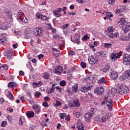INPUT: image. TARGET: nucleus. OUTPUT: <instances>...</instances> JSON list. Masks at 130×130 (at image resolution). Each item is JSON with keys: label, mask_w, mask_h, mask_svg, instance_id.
I'll list each match as a JSON object with an SVG mask.
<instances>
[{"label": "nucleus", "mask_w": 130, "mask_h": 130, "mask_svg": "<svg viewBox=\"0 0 130 130\" xmlns=\"http://www.w3.org/2000/svg\"><path fill=\"white\" fill-rule=\"evenodd\" d=\"M35 97H36V98H39V97H40V96H41V93H40L39 92H36L35 93Z\"/></svg>", "instance_id": "ea45409f"}, {"label": "nucleus", "mask_w": 130, "mask_h": 130, "mask_svg": "<svg viewBox=\"0 0 130 130\" xmlns=\"http://www.w3.org/2000/svg\"><path fill=\"white\" fill-rule=\"evenodd\" d=\"M34 110L37 113H39V112H40V107L37 108V109Z\"/></svg>", "instance_id": "8fccbe9b"}, {"label": "nucleus", "mask_w": 130, "mask_h": 130, "mask_svg": "<svg viewBox=\"0 0 130 130\" xmlns=\"http://www.w3.org/2000/svg\"><path fill=\"white\" fill-rule=\"evenodd\" d=\"M6 125H7V121H3L2 122L1 126H3V127H4V126H6Z\"/></svg>", "instance_id": "864d4df0"}, {"label": "nucleus", "mask_w": 130, "mask_h": 130, "mask_svg": "<svg viewBox=\"0 0 130 130\" xmlns=\"http://www.w3.org/2000/svg\"><path fill=\"white\" fill-rule=\"evenodd\" d=\"M123 62L126 66H129L130 64V55L125 54L123 56Z\"/></svg>", "instance_id": "423d86ee"}, {"label": "nucleus", "mask_w": 130, "mask_h": 130, "mask_svg": "<svg viewBox=\"0 0 130 130\" xmlns=\"http://www.w3.org/2000/svg\"><path fill=\"white\" fill-rule=\"evenodd\" d=\"M32 85H33L34 88H36V87H38V86H39V84H37V83H36V82L32 83Z\"/></svg>", "instance_id": "e2e57ef3"}, {"label": "nucleus", "mask_w": 130, "mask_h": 130, "mask_svg": "<svg viewBox=\"0 0 130 130\" xmlns=\"http://www.w3.org/2000/svg\"><path fill=\"white\" fill-rule=\"evenodd\" d=\"M55 102H56V103L54 104V106L55 107H57L58 106H60V105H61V104H62V103L60 102V101H58L57 100H56L55 101Z\"/></svg>", "instance_id": "bb28decb"}, {"label": "nucleus", "mask_w": 130, "mask_h": 130, "mask_svg": "<svg viewBox=\"0 0 130 130\" xmlns=\"http://www.w3.org/2000/svg\"><path fill=\"white\" fill-rule=\"evenodd\" d=\"M34 112L32 111H28L26 113V115L28 117V118H32V117H34Z\"/></svg>", "instance_id": "f3484780"}, {"label": "nucleus", "mask_w": 130, "mask_h": 130, "mask_svg": "<svg viewBox=\"0 0 130 130\" xmlns=\"http://www.w3.org/2000/svg\"><path fill=\"white\" fill-rule=\"evenodd\" d=\"M74 42L76 43V44H80L81 43V40L79 39H76L74 41Z\"/></svg>", "instance_id": "09e8293b"}, {"label": "nucleus", "mask_w": 130, "mask_h": 130, "mask_svg": "<svg viewBox=\"0 0 130 130\" xmlns=\"http://www.w3.org/2000/svg\"><path fill=\"white\" fill-rule=\"evenodd\" d=\"M63 70L62 67L61 66H57L56 68L53 69V72L54 74H61L62 73V71Z\"/></svg>", "instance_id": "ddd939ff"}, {"label": "nucleus", "mask_w": 130, "mask_h": 130, "mask_svg": "<svg viewBox=\"0 0 130 130\" xmlns=\"http://www.w3.org/2000/svg\"><path fill=\"white\" fill-rule=\"evenodd\" d=\"M114 3H115L114 0H109L108 2L110 5H113Z\"/></svg>", "instance_id": "4d7b16f0"}, {"label": "nucleus", "mask_w": 130, "mask_h": 130, "mask_svg": "<svg viewBox=\"0 0 130 130\" xmlns=\"http://www.w3.org/2000/svg\"><path fill=\"white\" fill-rule=\"evenodd\" d=\"M55 89L58 90V92H59L60 93H62V88L59 87V86L55 87Z\"/></svg>", "instance_id": "58836bf2"}, {"label": "nucleus", "mask_w": 130, "mask_h": 130, "mask_svg": "<svg viewBox=\"0 0 130 130\" xmlns=\"http://www.w3.org/2000/svg\"><path fill=\"white\" fill-rule=\"evenodd\" d=\"M119 37V33L118 32H115L114 35V37Z\"/></svg>", "instance_id": "774afa93"}, {"label": "nucleus", "mask_w": 130, "mask_h": 130, "mask_svg": "<svg viewBox=\"0 0 130 130\" xmlns=\"http://www.w3.org/2000/svg\"><path fill=\"white\" fill-rule=\"evenodd\" d=\"M112 115V114L111 113H108L106 114V116L107 117V118H109Z\"/></svg>", "instance_id": "bf43d9fd"}, {"label": "nucleus", "mask_w": 130, "mask_h": 130, "mask_svg": "<svg viewBox=\"0 0 130 130\" xmlns=\"http://www.w3.org/2000/svg\"><path fill=\"white\" fill-rule=\"evenodd\" d=\"M43 106H44V107H48V106H49V105L46 102H44L43 103Z\"/></svg>", "instance_id": "603ef678"}, {"label": "nucleus", "mask_w": 130, "mask_h": 130, "mask_svg": "<svg viewBox=\"0 0 130 130\" xmlns=\"http://www.w3.org/2000/svg\"><path fill=\"white\" fill-rule=\"evenodd\" d=\"M110 77L112 80H116L118 78V73L114 70H111L110 71Z\"/></svg>", "instance_id": "f8f14e48"}, {"label": "nucleus", "mask_w": 130, "mask_h": 130, "mask_svg": "<svg viewBox=\"0 0 130 130\" xmlns=\"http://www.w3.org/2000/svg\"><path fill=\"white\" fill-rule=\"evenodd\" d=\"M114 30L113 26H109L108 27L107 30L105 31V34L108 35L109 38H113L114 37V35H113V32H114Z\"/></svg>", "instance_id": "20e7f679"}, {"label": "nucleus", "mask_w": 130, "mask_h": 130, "mask_svg": "<svg viewBox=\"0 0 130 130\" xmlns=\"http://www.w3.org/2000/svg\"><path fill=\"white\" fill-rule=\"evenodd\" d=\"M69 27V24H66L62 26L63 29H67Z\"/></svg>", "instance_id": "5fc2aeb1"}, {"label": "nucleus", "mask_w": 130, "mask_h": 130, "mask_svg": "<svg viewBox=\"0 0 130 130\" xmlns=\"http://www.w3.org/2000/svg\"><path fill=\"white\" fill-rule=\"evenodd\" d=\"M7 95L8 97L10 100H14V95H13V94H12V92H11V91H8Z\"/></svg>", "instance_id": "393cba45"}, {"label": "nucleus", "mask_w": 130, "mask_h": 130, "mask_svg": "<svg viewBox=\"0 0 130 130\" xmlns=\"http://www.w3.org/2000/svg\"><path fill=\"white\" fill-rule=\"evenodd\" d=\"M76 2L78 3V4H85V3H86V1L85 0H76Z\"/></svg>", "instance_id": "49530a36"}, {"label": "nucleus", "mask_w": 130, "mask_h": 130, "mask_svg": "<svg viewBox=\"0 0 130 130\" xmlns=\"http://www.w3.org/2000/svg\"><path fill=\"white\" fill-rule=\"evenodd\" d=\"M88 60L90 64H95L98 61V58L95 56H89Z\"/></svg>", "instance_id": "0eeeda50"}, {"label": "nucleus", "mask_w": 130, "mask_h": 130, "mask_svg": "<svg viewBox=\"0 0 130 130\" xmlns=\"http://www.w3.org/2000/svg\"><path fill=\"white\" fill-rule=\"evenodd\" d=\"M92 85L86 84L85 86H81L80 91L85 93V92H87V91H89L90 89H92Z\"/></svg>", "instance_id": "9b49d317"}, {"label": "nucleus", "mask_w": 130, "mask_h": 130, "mask_svg": "<svg viewBox=\"0 0 130 130\" xmlns=\"http://www.w3.org/2000/svg\"><path fill=\"white\" fill-rule=\"evenodd\" d=\"M74 114H75L76 117L77 118H79V117H80V116H82V112H75V113H74Z\"/></svg>", "instance_id": "2f4dec72"}, {"label": "nucleus", "mask_w": 130, "mask_h": 130, "mask_svg": "<svg viewBox=\"0 0 130 130\" xmlns=\"http://www.w3.org/2000/svg\"><path fill=\"white\" fill-rule=\"evenodd\" d=\"M62 11L63 12L64 15H67V12H66V11H67V8L66 7H64L63 9H62Z\"/></svg>", "instance_id": "052dcab7"}, {"label": "nucleus", "mask_w": 130, "mask_h": 130, "mask_svg": "<svg viewBox=\"0 0 130 130\" xmlns=\"http://www.w3.org/2000/svg\"><path fill=\"white\" fill-rule=\"evenodd\" d=\"M119 38L120 40H122V41H130V32L128 34L125 32V34Z\"/></svg>", "instance_id": "6e6552de"}, {"label": "nucleus", "mask_w": 130, "mask_h": 130, "mask_svg": "<svg viewBox=\"0 0 130 130\" xmlns=\"http://www.w3.org/2000/svg\"><path fill=\"white\" fill-rule=\"evenodd\" d=\"M119 23L120 28H122L125 33H127L130 29V23H127V21L124 18H121Z\"/></svg>", "instance_id": "f257e3e1"}, {"label": "nucleus", "mask_w": 130, "mask_h": 130, "mask_svg": "<svg viewBox=\"0 0 130 130\" xmlns=\"http://www.w3.org/2000/svg\"><path fill=\"white\" fill-rule=\"evenodd\" d=\"M105 15L106 16V17H107L108 19H111V18H112V17H113V14H111V13L110 12H105Z\"/></svg>", "instance_id": "b1692460"}, {"label": "nucleus", "mask_w": 130, "mask_h": 130, "mask_svg": "<svg viewBox=\"0 0 130 130\" xmlns=\"http://www.w3.org/2000/svg\"><path fill=\"white\" fill-rule=\"evenodd\" d=\"M99 84H101L102 85H103V84H106L107 83V80L105 79L104 77H102L100 78V79L98 81Z\"/></svg>", "instance_id": "6ab92c4d"}, {"label": "nucleus", "mask_w": 130, "mask_h": 130, "mask_svg": "<svg viewBox=\"0 0 130 130\" xmlns=\"http://www.w3.org/2000/svg\"><path fill=\"white\" fill-rule=\"evenodd\" d=\"M24 75H25V73H24V72L22 71H19V76H24Z\"/></svg>", "instance_id": "338daca9"}, {"label": "nucleus", "mask_w": 130, "mask_h": 130, "mask_svg": "<svg viewBox=\"0 0 130 130\" xmlns=\"http://www.w3.org/2000/svg\"><path fill=\"white\" fill-rule=\"evenodd\" d=\"M88 39H89V36L87 34L84 35L82 38L83 41H87Z\"/></svg>", "instance_id": "c756f323"}, {"label": "nucleus", "mask_w": 130, "mask_h": 130, "mask_svg": "<svg viewBox=\"0 0 130 130\" xmlns=\"http://www.w3.org/2000/svg\"><path fill=\"white\" fill-rule=\"evenodd\" d=\"M8 70V65L4 64L3 66L0 67V71H6Z\"/></svg>", "instance_id": "cd10ccee"}, {"label": "nucleus", "mask_w": 130, "mask_h": 130, "mask_svg": "<svg viewBox=\"0 0 130 130\" xmlns=\"http://www.w3.org/2000/svg\"><path fill=\"white\" fill-rule=\"evenodd\" d=\"M36 17L37 19H41L42 17V14L40 13L39 12H38L36 13Z\"/></svg>", "instance_id": "e433bc0d"}, {"label": "nucleus", "mask_w": 130, "mask_h": 130, "mask_svg": "<svg viewBox=\"0 0 130 130\" xmlns=\"http://www.w3.org/2000/svg\"><path fill=\"white\" fill-rule=\"evenodd\" d=\"M66 84H67V82H66V81L62 80V81L60 82V85L62 87H64Z\"/></svg>", "instance_id": "4c0bfd02"}, {"label": "nucleus", "mask_w": 130, "mask_h": 130, "mask_svg": "<svg viewBox=\"0 0 130 130\" xmlns=\"http://www.w3.org/2000/svg\"><path fill=\"white\" fill-rule=\"evenodd\" d=\"M13 55V50H10L7 54V58H11Z\"/></svg>", "instance_id": "4be33fe9"}, {"label": "nucleus", "mask_w": 130, "mask_h": 130, "mask_svg": "<svg viewBox=\"0 0 130 130\" xmlns=\"http://www.w3.org/2000/svg\"><path fill=\"white\" fill-rule=\"evenodd\" d=\"M101 119H102V120H101L102 122H105V121H106V117H104V116L102 117Z\"/></svg>", "instance_id": "6e6d98bb"}, {"label": "nucleus", "mask_w": 130, "mask_h": 130, "mask_svg": "<svg viewBox=\"0 0 130 130\" xmlns=\"http://www.w3.org/2000/svg\"><path fill=\"white\" fill-rule=\"evenodd\" d=\"M77 128H78V130H85L84 129V124L83 123H78Z\"/></svg>", "instance_id": "412c9836"}, {"label": "nucleus", "mask_w": 130, "mask_h": 130, "mask_svg": "<svg viewBox=\"0 0 130 130\" xmlns=\"http://www.w3.org/2000/svg\"><path fill=\"white\" fill-rule=\"evenodd\" d=\"M19 125H23V120L22 119V117H19Z\"/></svg>", "instance_id": "c03bdc74"}, {"label": "nucleus", "mask_w": 130, "mask_h": 130, "mask_svg": "<svg viewBox=\"0 0 130 130\" xmlns=\"http://www.w3.org/2000/svg\"><path fill=\"white\" fill-rule=\"evenodd\" d=\"M55 90V84H53L52 85L51 88H48L46 89V93L48 94H51V93L53 92V91Z\"/></svg>", "instance_id": "dca6fc26"}, {"label": "nucleus", "mask_w": 130, "mask_h": 130, "mask_svg": "<svg viewBox=\"0 0 130 130\" xmlns=\"http://www.w3.org/2000/svg\"><path fill=\"white\" fill-rule=\"evenodd\" d=\"M122 55V52L117 53L114 54V53H111L110 57L111 59L113 60V61H115L116 59H118V58H120V56Z\"/></svg>", "instance_id": "39448f33"}, {"label": "nucleus", "mask_w": 130, "mask_h": 130, "mask_svg": "<svg viewBox=\"0 0 130 130\" xmlns=\"http://www.w3.org/2000/svg\"><path fill=\"white\" fill-rule=\"evenodd\" d=\"M124 75L127 79H130V70H128L126 71Z\"/></svg>", "instance_id": "a878e982"}, {"label": "nucleus", "mask_w": 130, "mask_h": 130, "mask_svg": "<svg viewBox=\"0 0 130 130\" xmlns=\"http://www.w3.org/2000/svg\"><path fill=\"white\" fill-rule=\"evenodd\" d=\"M128 92V87L124 84L120 85L117 90V92L121 95H123V94H126V93H127Z\"/></svg>", "instance_id": "f03ea898"}, {"label": "nucleus", "mask_w": 130, "mask_h": 130, "mask_svg": "<svg viewBox=\"0 0 130 130\" xmlns=\"http://www.w3.org/2000/svg\"><path fill=\"white\" fill-rule=\"evenodd\" d=\"M109 94L105 95V98L106 99V105L108 108H109L110 110H112V107L113 106V101L112 99L109 96Z\"/></svg>", "instance_id": "7ed1b4c3"}, {"label": "nucleus", "mask_w": 130, "mask_h": 130, "mask_svg": "<svg viewBox=\"0 0 130 130\" xmlns=\"http://www.w3.org/2000/svg\"><path fill=\"white\" fill-rule=\"evenodd\" d=\"M80 66L83 69H85V68H87V64H86V62H81L80 63Z\"/></svg>", "instance_id": "72a5a7b5"}, {"label": "nucleus", "mask_w": 130, "mask_h": 130, "mask_svg": "<svg viewBox=\"0 0 130 130\" xmlns=\"http://www.w3.org/2000/svg\"><path fill=\"white\" fill-rule=\"evenodd\" d=\"M100 55L101 56H103V57H104L105 56H106V52H100Z\"/></svg>", "instance_id": "de8ad7c7"}, {"label": "nucleus", "mask_w": 130, "mask_h": 130, "mask_svg": "<svg viewBox=\"0 0 130 130\" xmlns=\"http://www.w3.org/2000/svg\"><path fill=\"white\" fill-rule=\"evenodd\" d=\"M93 114H94V112L93 111L86 113L84 116L86 121H89L90 120V118L93 116Z\"/></svg>", "instance_id": "4468645a"}, {"label": "nucleus", "mask_w": 130, "mask_h": 130, "mask_svg": "<svg viewBox=\"0 0 130 130\" xmlns=\"http://www.w3.org/2000/svg\"><path fill=\"white\" fill-rule=\"evenodd\" d=\"M7 111H9V112H13V111H14V109L11 108H7Z\"/></svg>", "instance_id": "69168bd1"}, {"label": "nucleus", "mask_w": 130, "mask_h": 130, "mask_svg": "<svg viewBox=\"0 0 130 130\" xmlns=\"http://www.w3.org/2000/svg\"><path fill=\"white\" fill-rule=\"evenodd\" d=\"M94 92L96 94H102V93L104 92V88L102 87H96L94 90Z\"/></svg>", "instance_id": "2eb2a0df"}, {"label": "nucleus", "mask_w": 130, "mask_h": 130, "mask_svg": "<svg viewBox=\"0 0 130 130\" xmlns=\"http://www.w3.org/2000/svg\"><path fill=\"white\" fill-rule=\"evenodd\" d=\"M125 79H127V78H126V77L125 76V75H121L119 77V80L120 81H124V80H125Z\"/></svg>", "instance_id": "c9c22d12"}, {"label": "nucleus", "mask_w": 130, "mask_h": 130, "mask_svg": "<svg viewBox=\"0 0 130 130\" xmlns=\"http://www.w3.org/2000/svg\"><path fill=\"white\" fill-rule=\"evenodd\" d=\"M22 14H23V11H22V10H20L17 14V19L19 21H21L22 22H24V18H21V16H22Z\"/></svg>", "instance_id": "a211bd4d"}, {"label": "nucleus", "mask_w": 130, "mask_h": 130, "mask_svg": "<svg viewBox=\"0 0 130 130\" xmlns=\"http://www.w3.org/2000/svg\"><path fill=\"white\" fill-rule=\"evenodd\" d=\"M104 47H106V48H110V47H111V45L110 44L104 43Z\"/></svg>", "instance_id": "79ce46f5"}, {"label": "nucleus", "mask_w": 130, "mask_h": 130, "mask_svg": "<svg viewBox=\"0 0 130 130\" xmlns=\"http://www.w3.org/2000/svg\"><path fill=\"white\" fill-rule=\"evenodd\" d=\"M41 19L43 20L44 21H46V20H47V17L42 15Z\"/></svg>", "instance_id": "13d9d810"}, {"label": "nucleus", "mask_w": 130, "mask_h": 130, "mask_svg": "<svg viewBox=\"0 0 130 130\" xmlns=\"http://www.w3.org/2000/svg\"><path fill=\"white\" fill-rule=\"evenodd\" d=\"M68 104H69L70 107H74V101H70Z\"/></svg>", "instance_id": "37998d69"}, {"label": "nucleus", "mask_w": 130, "mask_h": 130, "mask_svg": "<svg viewBox=\"0 0 130 130\" xmlns=\"http://www.w3.org/2000/svg\"><path fill=\"white\" fill-rule=\"evenodd\" d=\"M45 101H49L50 100V98L48 96H45L44 98Z\"/></svg>", "instance_id": "680f3d73"}, {"label": "nucleus", "mask_w": 130, "mask_h": 130, "mask_svg": "<svg viewBox=\"0 0 130 130\" xmlns=\"http://www.w3.org/2000/svg\"><path fill=\"white\" fill-rule=\"evenodd\" d=\"M49 74L48 73H45L43 74V78H44V79H49Z\"/></svg>", "instance_id": "f704fd0d"}, {"label": "nucleus", "mask_w": 130, "mask_h": 130, "mask_svg": "<svg viewBox=\"0 0 130 130\" xmlns=\"http://www.w3.org/2000/svg\"><path fill=\"white\" fill-rule=\"evenodd\" d=\"M73 103H74V107L77 106L78 107L80 106V102L79 101V100L74 101L73 102Z\"/></svg>", "instance_id": "7c9ffc66"}, {"label": "nucleus", "mask_w": 130, "mask_h": 130, "mask_svg": "<svg viewBox=\"0 0 130 130\" xmlns=\"http://www.w3.org/2000/svg\"><path fill=\"white\" fill-rule=\"evenodd\" d=\"M66 116H67V114L63 113H60L59 114V117L61 118V119H63V118H64V117H66Z\"/></svg>", "instance_id": "473e14b6"}, {"label": "nucleus", "mask_w": 130, "mask_h": 130, "mask_svg": "<svg viewBox=\"0 0 130 130\" xmlns=\"http://www.w3.org/2000/svg\"><path fill=\"white\" fill-rule=\"evenodd\" d=\"M16 85L14 82H10L8 83V86L9 88H14Z\"/></svg>", "instance_id": "5701e85b"}, {"label": "nucleus", "mask_w": 130, "mask_h": 130, "mask_svg": "<svg viewBox=\"0 0 130 130\" xmlns=\"http://www.w3.org/2000/svg\"><path fill=\"white\" fill-rule=\"evenodd\" d=\"M27 101H28L29 103H30V104H33L34 103V100H33V99L32 98H30L29 99H27Z\"/></svg>", "instance_id": "a19ab883"}, {"label": "nucleus", "mask_w": 130, "mask_h": 130, "mask_svg": "<svg viewBox=\"0 0 130 130\" xmlns=\"http://www.w3.org/2000/svg\"><path fill=\"white\" fill-rule=\"evenodd\" d=\"M62 12V8H57L56 10H53V14L57 18H59L62 16L61 12Z\"/></svg>", "instance_id": "1a4fd4ad"}, {"label": "nucleus", "mask_w": 130, "mask_h": 130, "mask_svg": "<svg viewBox=\"0 0 130 130\" xmlns=\"http://www.w3.org/2000/svg\"><path fill=\"white\" fill-rule=\"evenodd\" d=\"M110 69V67L109 66L107 65L105 66V68L103 70V72H106L107 71H108V70Z\"/></svg>", "instance_id": "a18cd8bd"}, {"label": "nucleus", "mask_w": 130, "mask_h": 130, "mask_svg": "<svg viewBox=\"0 0 130 130\" xmlns=\"http://www.w3.org/2000/svg\"><path fill=\"white\" fill-rule=\"evenodd\" d=\"M53 38H54V39H59V36L58 35L53 36Z\"/></svg>", "instance_id": "0e129e2a"}, {"label": "nucleus", "mask_w": 130, "mask_h": 130, "mask_svg": "<svg viewBox=\"0 0 130 130\" xmlns=\"http://www.w3.org/2000/svg\"><path fill=\"white\" fill-rule=\"evenodd\" d=\"M73 91L74 93H78L79 90H78V84H75L72 86Z\"/></svg>", "instance_id": "aec40b11"}, {"label": "nucleus", "mask_w": 130, "mask_h": 130, "mask_svg": "<svg viewBox=\"0 0 130 130\" xmlns=\"http://www.w3.org/2000/svg\"><path fill=\"white\" fill-rule=\"evenodd\" d=\"M7 119H8L9 121H12L13 120V118L10 115H8L7 116Z\"/></svg>", "instance_id": "3c124183"}, {"label": "nucleus", "mask_w": 130, "mask_h": 130, "mask_svg": "<svg viewBox=\"0 0 130 130\" xmlns=\"http://www.w3.org/2000/svg\"><path fill=\"white\" fill-rule=\"evenodd\" d=\"M42 29L40 27H37L34 29V34L35 36H42Z\"/></svg>", "instance_id": "9d476101"}, {"label": "nucleus", "mask_w": 130, "mask_h": 130, "mask_svg": "<svg viewBox=\"0 0 130 130\" xmlns=\"http://www.w3.org/2000/svg\"><path fill=\"white\" fill-rule=\"evenodd\" d=\"M7 42V38H4L0 39V44H5Z\"/></svg>", "instance_id": "c85d7f7f"}]
</instances>
